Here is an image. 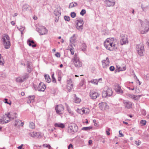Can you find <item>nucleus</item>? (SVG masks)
<instances>
[{
    "mask_svg": "<svg viewBox=\"0 0 149 149\" xmlns=\"http://www.w3.org/2000/svg\"><path fill=\"white\" fill-rule=\"evenodd\" d=\"M136 49L138 54L140 56H143V52H144V46L142 44H139L136 47Z\"/></svg>",
    "mask_w": 149,
    "mask_h": 149,
    "instance_id": "obj_7",
    "label": "nucleus"
},
{
    "mask_svg": "<svg viewBox=\"0 0 149 149\" xmlns=\"http://www.w3.org/2000/svg\"><path fill=\"white\" fill-rule=\"evenodd\" d=\"M43 146L44 147H46L48 148V147H50L51 146L49 144H44L43 145Z\"/></svg>",
    "mask_w": 149,
    "mask_h": 149,
    "instance_id": "obj_53",
    "label": "nucleus"
},
{
    "mask_svg": "<svg viewBox=\"0 0 149 149\" xmlns=\"http://www.w3.org/2000/svg\"><path fill=\"white\" fill-rule=\"evenodd\" d=\"M46 88L45 85L42 83H40L39 84L37 88H35V90L38 91H44Z\"/></svg>",
    "mask_w": 149,
    "mask_h": 149,
    "instance_id": "obj_11",
    "label": "nucleus"
},
{
    "mask_svg": "<svg viewBox=\"0 0 149 149\" xmlns=\"http://www.w3.org/2000/svg\"><path fill=\"white\" fill-rule=\"evenodd\" d=\"M54 126L56 127H59L62 128H63L65 127L64 124L61 123H56L54 125Z\"/></svg>",
    "mask_w": 149,
    "mask_h": 149,
    "instance_id": "obj_25",
    "label": "nucleus"
},
{
    "mask_svg": "<svg viewBox=\"0 0 149 149\" xmlns=\"http://www.w3.org/2000/svg\"><path fill=\"white\" fill-rule=\"evenodd\" d=\"M91 82L92 83L94 84H97L98 81L97 79H93L91 81Z\"/></svg>",
    "mask_w": 149,
    "mask_h": 149,
    "instance_id": "obj_37",
    "label": "nucleus"
},
{
    "mask_svg": "<svg viewBox=\"0 0 149 149\" xmlns=\"http://www.w3.org/2000/svg\"><path fill=\"white\" fill-rule=\"evenodd\" d=\"M72 62L76 67H80L82 66V63L80 61L78 57H77L76 53L75 54L74 58L72 59Z\"/></svg>",
    "mask_w": 149,
    "mask_h": 149,
    "instance_id": "obj_6",
    "label": "nucleus"
},
{
    "mask_svg": "<svg viewBox=\"0 0 149 149\" xmlns=\"http://www.w3.org/2000/svg\"><path fill=\"white\" fill-rule=\"evenodd\" d=\"M29 6L28 5L25 4L23 6V10H26L29 7Z\"/></svg>",
    "mask_w": 149,
    "mask_h": 149,
    "instance_id": "obj_40",
    "label": "nucleus"
},
{
    "mask_svg": "<svg viewBox=\"0 0 149 149\" xmlns=\"http://www.w3.org/2000/svg\"><path fill=\"white\" fill-rule=\"evenodd\" d=\"M29 77L28 74H25L24 76L22 77V78L23 79V80L24 81L25 80L27 79L28 77Z\"/></svg>",
    "mask_w": 149,
    "mask_h": 149,
    "instance_id": "obj_38",
    "label": "nucleus"
},
{
    "mask_svg": "<svg viewBox=\"0 0 149 149\" xmlns=\"http://www.w3.org/2000/svg\"><path fill=\"white\" fill-rule=\"evenodd\" d=\"M78 129V127L75 124L72 123L69 124L68 127V131L69 133L73 134L76 132Z\"/></svg>",
    "mask_w": 149,
    "mask_h": 149,
    "instance_id": "obj_5",
    "label": "nucleus"
},
{
    "mask_svg": "<svg viewBox=\"0 0 149 149\" xmlns=\"http://www.w3.org/2000/svg\"><path fill=\"white\" fill-rule=\"evenodd\" d=\"M64 19L66 21H69L70 20V17L69 16H65L64 17Z\"/></svg>",
    "mask_w": 149,
    "mask_h": 149,
    "instance_id": "obj_43",
    "label": "nucleus"
},
{
    "mask_svg": "<svg viewBox=\"0 0 149 149\" xmlns=\"http://www.w3.org/2000/svg\"><path fill=\"white\" fill-rule=\"evenodd\" d=\"M107 89V90H106V91L107 92V95L108 96H110L112 95L113 92L111 89V88L108 87L106 86L105 87L104 89Z\"/></svg>",
    "mask_w": 149,
    "mask_h": 149,
    "instance_id": "obj_20",
    "label": "nucleus"
},
{
    "mask_svg": "<svg viewBox=\"0 0 149 149\" xmlns=\"http://www.w3.org/2000/svg\"><path fill=\"white\" fill-rule=\"evenodd\" d=\"M11 24L13 26H14L15 24V23L13 21H12L11 22Z\"/></svg>",
    "mask_w": 149,
    "mask_h": 149,
    "instance_id": "obj_63",
    "label": "nucleus"
},
{
    "mask_svg": "<svg viewBox=\"0 0 149 149\" xmlns=\"http://www.w3.org/2000/svg\"><path fill=\"white\" fill-rule=\"evenodd\" d=\"M45 77L47 82L49 83L51 81V80L49 75L47 74L45 75Z\"/></svg>",
    "mask_w": 149,
    "mask_h": 149,
    "instance_id": "obj_29",
    "label": "nucleus"
},
{
    "mask_svg": "<svg viewBox=\"0 0 149 149\" xmlns=\"http://www.w3.org/2000/svg\"><path fill=\"white\" fill-rule=\"evenodd\" d=\"M126 95L132 99L134 95L130 94H126Z\"/></svg>",
    "mask_w": 149,
    "mask_h": 149,
    "instance_id": "obj_48",
    "label": "nucleus"
},
{
    "mask_svg": "<svg viewBox=\"0 0 149 149\" xmlns=\"http://www.w3.org/2000/svg\"><path fill=\"white\" fill-rule=\"evenodd\" d=\"M115 68L113 66H111L109 68V70L110 71H113L114 70Z\"/></svg>",
    "mask_w": 149,
    "mask_h": 149,
    "instance_id": "obj_51",
    "label": "nucleus"
},
{
    "mask_svg": "<svg viewBox=\"0 0 149 149\" xmlns=\"http://www.w3.org/2000/svg\"><path fill=\"white\" fill-rule=\"evenodd\" d=\"M137 96L134 95L132 99H133L135 100H136L137 99Z\"/></svg>",
    "mask_w": 149,
    "mask_h": 149,
    "instance_id": "obj_61",
    "label": "nucleus"
},
{
    "mask_svg": "<svg viewBox=\"0 0 149 149\" xmlns=\"http://www.w3.org/2000/svg\"><path fill=\"white\" fill-rule=\"evenodd\" d=\"M52 82H53L54 83H55L56 82V79L55 78H53L52 79Z\"/></svg>",
    "mask_w": 149,
    "mask_h": 149,
    "instance_id": "obj_62",
    "label": "nucleus"
},
{
    "mask_svg": "<svg viewBox=\"0 0 149 149\" xmlns=\"http://www.w3.org/2000/svg\"><path fill=\"white\" fill-rule=\"evenodd\" d=\"M114 88L116 91L118 93H123V91L121 89V87L119 85L117 84H116L114 85Z\"/></svg>",
    "mask_w": 149,
    "mask_h": 149,
    "instance_id": "obj_14",
    "label": "nucleus"
},
{
    "mask_svg": "<svg viewBox=\"0 0 149 149\" xmlns=\"http://www.w3.org/2000/svg\"><path fill=\"white\" fill-rule=\"evenodd\" d=\"M70 15L72 18H74L76 15V13L74 12H72L70 14Z\"/></svg>",
    "mask_w": 149,
    "mask_h": 149,
    "instance_id": "obj_45",
    "label": "nucleus"
},
{
    "mask_svg": "<svg viewBox=\"0 0 149 149\" xmlns=\"http://www.w3.org/2000/svg\"><path fill=\"white\" fill-rule=\"evenodd\" d=\"M55 56L57 57H59L60 56V55L59 53L58 52L56 53L55 54Z\"/></svg>",
    "mask_w": 149,
    "mask_h": 149,
    "instance_id": "obj_57",
    "label": "nucleus"
},
{
    "mask_svg": "<svg viewBox=\"0 0 149 149\" xmlns=\"http://www.w3.org/2000/svg\"><path fill=\"white\" fill-rule=\"evenodd\" d=\"M92 127L90 126V127H83L82 128V130H84L86 131H88L90 130V129L92 128Z\"/></svg>",
    "mask_w": 149,
    "mask_h": 149,
    "instance_id": "obj_36",
    "label": "nucleus"
},
{
    "mask_svg": "<svg viewBox=\"0 0 149 149\" xmlns=\"http://www.w3.org/2000/svg\"><path fill=\"white\" fill-rule=\"evenodd\" d=\"M27 43L30 46L34 47L36 46V45L33 40L28 39L27 41Z\"/></svg>",
    "mask_w": 149,
    "mask_h": 149,
    "instance_id": "obj_22",
    "label": "nucleus"
},
{
    "mask_svg": "<svg viewBox=\"0 0 149 149\" xmlns=\"http://www.w3.org/2000/svg\"><path fill=\"white\" fill-rule=\"evenodd\" d=\"M37 31L40 35L46 34L47 32V30L45 27L42 26L38 28Z\"/></svg>",
    "mask_w": 149,
    "mask_h": 149,
    "instance_id": "obj_12",
    "label": "nucleus"
},
{
    "mask_svg": "<svg viewBox=\"0 0 149 149\" xmlns=\"http://www.w3.org/2000/svg\"><path fill=\"white\" fill-rule=\"evenodd\" d=\"M4 102L6 103H7V104H10L11 103H9L8 102V99H7L5 98L4 99Z\"/></svg>",
    "mask_w": 149,
    "mask_h": 149,
    "instance_id": "obj_56",
    "label": "nucleus"
},
{
    "mask_svg": "<svg viewBox=\"0 0 149 149\" xmlns=\"http://www.w3.org/2000/svg\"><path fill=\"white\" fill-rule=\"evenodd\" d=\"M30 136L32 137H35V133L34 132H32L30 134Z\"/></svg>",
    "mask_w": 149,
    "mask_h": 149,
    "instance_id": "obj_50",
    "label": "nucleus"
},
{
    "mask_svg": "<svg viewBox=\"0 0 149 149\" xmlns=\"http://www.w3.org/2000/svg\"><path fill=\"white\" fill-rule=\"evenodd\" d=\"M77 3L76 2H72L70 3L69 4V8H72L77 6Z\"/></svg>",
    "mask_w": 149,
    "mask_h": 149,
    "instance_id": "obj_27",
    "label": "nucleus"
},
{
    "mask_svg": "<svg viewBox=\"0 0 149 149\" xmlns=\"http://www.w3.org/2000/svg\"><path fill=\"white\" fill-rule=\"evenodd\" d=\"M78 110L79 111H82V113H80L81 114H83L84 113L88 114L90 111V110L89 109L86 108H84V109H78Z\"/></svg>",
    "mask_w": 149,
    "mask_h": 149,
    "instance_id": "obj_21",
    "label": "nucleus"
},
{
    "mask_svg": "<svg viewBox=\"0 0 149 149\" xmlns=\"http://www.w3.org/2000/svg\"><path fill=\"white\" fill-rule=\"evenodd\" d=\"M54 14L56 16L59 17L61 14L59 9L57 8L55 9L54 11Z\"/></svg>",
    "mask_w": 149,
    "mask_h": 149,
    "instance_id": "obj_24",
    "label": "nucleus"
},
{
    "mask_svg": "<svg viewBox=\"0 0 149 149\" xmlns=\"http://www.w3.org/2000/svg\"><path fill=\"white\" fill-rule=\"evenodd\" d=\"M86 13V10L85 9H82L80 13V14L83 16Z\"/></svg>",
    "mask_w": 149,
    "mask_h": 149,
    "instance_id": "obj_42",
    "label": "nucleus"
},
{
    "mask_svg": "<svg viewBox=\"0 0 149 149\" xmlns=\"http://www.w3.org/2000/svg\"><path fill=\"white\" fill-rule=\"evenodd\" d=\"M86 44L84 43H82L81 49L82 51H85L86 49Z\"/></svg>",
    "mask_w": 149,
    "mask_h": 149,
    "instance_id": "obj_32",
    "label": "nucleus"
},
{
    "mask_svg": "<svg viewBox=\"0 0 149 149\" xmlns=\"http://www.w3.org/2000/svg\"><path fill=\"white\" fill-rule=\"evenodd\" d=\"M72 82L71 79H70L67 80V89L69 91H70L73 87V84H72Z\"/></svg>",
    "mask_w": 149,
    "mask_h": 149,
    "instance_id": "obj_18",
    "label": "nucleus"
},
{
    "mask_svg": "<svg viewBox=\"0 0 149 149\" xmlns=\"http://www.w3.org/2000/svg\"><path fill=\"white\" fill-rule=\"evenodd\" d=\"M146 121L145 120H141L140 122V123L144 125H146Z\"/></svg>",
    "mask_w": 149,
    "mask_h": 149,
    "instance_id": "obj_46",
    "label": "nucleus"
},
{
    "mask_svg": "<svg viewBox=\"0 0 149 149\" xmlns=\"http://www.w3.org/2000/svg\"><path fill=\"white\" fill-rule=\"evenodd\" d=\"M118 69L119 71H124L126 69V67L125 65H123L122 67H119Z\"/></svg>",
    "mask_w": 149,
    "mask_h": 149,
    "instance_id": "obj_35",
    "label": "nucleus"
},
{
    "mask_svg": "<svg viewBox=\"0 0 149 149\" xmlns=\"http://www.w3.org/2000/svg\"><path fill=\"white\" fill-rule=\"evenodd\" d=\"M127 37V36L126 35H121L120 43L121 45L128 43Z\"/></svg>",
    "mask_w": 149,
    "mask_h": 149,
    "instance_id": "obj_10",
    "label": "nucleus"
},
{
    "mask_svg": "<svg viewBox=\"0 0 149 149\" xmlns=\"http://www.w3.org/2000/svg\"><path fill=\"white\" fill-rule=\"evenodd\" d=\"M3 44L6 49L10 48V38L7 34H6L2 38Z\"/></svg>",
    "mask_w": 149,
    "mask_h": 149,
    "instance_id": "obj_4",
    "label": "nucleus"
},
{
    "mask_svg": "<svg viewBox=\"0 0 149 149\" xmlns=\"http://www.w3.org/2000/svg\"><path fill=\"white\" fill-rule=\"evenodd\" d=\"M90 96L92 99H95L99 97V94L96 92L91 91L90 93Z\"/></svg>",
    "mask_w": 149,
    "mask_h": 149,
    "instance_id": "obj_15",
    "label": "nucleus"
},
{
    "mask_svg": "<svg viewBox=\"0 0 149 149\" xmlns=\"http://www.w3.org/2000/svg\"><path fill=\"white\" fill-rule=\"evenodd\" d=\"M141 8H142L143 11H145V7H143V6L142 5H141Z\"/></svg>",
    "mask_w": 149,
    "mask_h": 149,
    "instance_id": "obj_64",
    "label": "nucleus"
},
{
    "mask_svg": "<svg viewBox=\"0 0 149 149\" xmlns=\"http://www.w3.org/2000/svg\"><path fill=\"white\" fill-rule=\"evenodd\" d=\"M76 25V27L79 31H81L83 29L84 24L83 20L82 19H78Z\"/></svg>",
    "mask_w": 149,
    "mask_h": 149,
    "instance_id": "obj_8",
    "label": "nucleus"
},
{
    "mask_svg": "<svg viewBox=\"0 0 149 149\" xmlns=\"http://www.w3.org/2000/svg\"><path fill=\"white\" fill-rule=\"evenodd\" d=\"M74 96L75 97V99L74 100V102L77 103H79L81 101V99L76 97V95L75 94L74 95Z\"/></svg>",
    "mask_w": 149,
    "mask_h": 149,
    "instance_id": "obj_30",
    "label": "nucleus"
},
{
    "mask_svg": "<svg viewBox=\"0 0 149 149\" xmlns=\"http://www.w3.org/2000/svg\"><path fill=\"white\" fill-rule=\"evenodd\" d=\"M75 35H73V36L71 37L70 39V43H74L76 41V38L75 37Z\"/></svg>",
    "mask_w": 149,
    "mask_h": 149,
    "instance_id": "obj_26",
    "label": "nucleus"
},
{
    "mask_svg": "<svg viewBox=\"0 0 149 149\" xmlns=\"http://www.w3.org/2000/svg\"><path fill=\"white\" fill-rule=\"evenodd\" d=\"M35 98L34 95L29 96L28 97V99L31 101L33 100Z\"/></svg>",
    "mask_w": 149,
    "mask_h": 149,
    "instance_id": "obj_44",
    "label": "nucleus"
},
{
    "mask_svg": "<svg viewBox=\"0 0 149 149\" xmlns=\"http://www.w3.org/2000/svg\"><path fill=\"white\" fill-rule=\"evenodd\" d=\"M66 106L67 107V110L68 111V112L70 114H71V115H73L74 114L73 112V111H72L71 110L70 108L69 107L68 105L67 104H66Z\"/></svg>",
    "mask_w": 149,
    "mask_h": 149,
    "instance_id": "obj_31",
    "label": "nucleus"
},
{
    "mask_svg": "<svg viewBox=\"0 0 149 149\" xmlns=\"http://www.w3.org/2000/svg\"><path fill=\"white\" fill-rule=\"evenodd\" d=\"M70 50L71 52V54L72 55H73L74 54V50L72 48L70 49Z\"/></svg>",
    "mask_w": 149,
    "mask_h": 149,
    "instance_id": "obj_58",
    "label": "nucleus"
},
{
    "mask_svg": "<svg viewBox=\"0 0 149 149\" xmlns=\"http://www.w3.org/2000/svg\"><path fill=\"white\" fill-rule=\"evenodd\" d=\"M23 146V144H21L20 146H18L17 148L18 149H23V148H22V147Z\"/></svg>",
    "mask_w": 149,
    "mask_h": 149,
    "instance_id": "obj_59",
    "label": "nucleus"
},
{
    "mask_svg": "<svg viewBox=\"0 0 149 149\" xmlns=\"http://www.w3.org/2000/svg\"><path fill=\"white\" fill-rule=\"evenodd\" d=\"M110 128H108V129H107V130L106 131V134H107V135H109L110 134V132H109V131H110Z\"/></svg>",
    "mask_w": 149,
    "mask_h": 149,
    "instance_id": "obj_52",
    "label": "nucleus"
},
{
    "mask_svg": "<svg viewBox=\"0 0 149 149\" xmlns=\"http://www.w3.org/2000/svg\"><path fill=\"white\" fill-rule=\"evenodd\" d=\"M15 118L16 116L15 117L11 116V115L9 113L8 114H6L3 116L1 120V122L2 124L6 123L9 122L10 120H13Z\"/></svg>",
    "mask_w": 149,
    "mask_h": 149,
    "instance_id": "obj_3",
    "label": "nucleus"
},
{
    "mask_svg": "<svg viewBox=\"0 0 149 149\" xmlns=\"http://www.w3.org/2000/svg\"><path fill=\"white\" fill-rule=\"evenodd\" d=\"M17 28L21 32L22 34L25 29L24 27L22 26H20L19 27H17Z\"/></svg>",
    "mask_w": 149,
    "mask_h": 149,
    "instance_id": "obj_39",
    "label": "nucleus"
},
{
    "mask_svg": "<svg viewBox=\"0 0 149 149\" xmlns=\"http://www.w3.org/2000/svg\"><path fill=\"white\" fill-rule=\"evenodd\" d=\"M103 68H106L109 66V61L108 57H107L106 59L102 61Z\"/></svg>",
    "mask_w": 149,
    "mask_h": 149,
    "instance_id": "obj_16",
    "label": "nucleus"
},
{
    "mask_svg": "<svg viewBox=\"0 0 149 149\" xmlns=\"http://www.w3.org/2000/svg\"><path fill=\"white\" fill-rule=\"evenodd\" d=\"M113 41H114L113 38L111 39L108 38L106 39V41L104 42V45L107 49L112 51L114 49L117 48L116 45L113 42Z\"/></svg>",
    "mask_w": 149,
    "mask_h": 149,
    "instance_id": "obj_1",
    "label": "nucleus"
},
{
    "mask_svg": "<svg viewBox=\"0 0 149 149\" xmlns=\"http://www.w3.org/2000/svg\"><path fill=\"white\" fill-rule=\"evenodd\" d=\"M16 81L19 82H22L24 81L22 77H18L16 79Z\"/></svg>",
    "mask_w": 149,
    "mask_h": 149,
    "instance_id": "obj_33",
    "label": "nucleus"
},
{
    "mask_svg": "<svg viewBox=\"0 0 149 149\" xmlns=\"http://www.w3.org/2000/svg\"><path fill=\"white\" fill-rule=\"evenodd\" d=\"M70 148H73V146L72 144L70 143L68 147V149H70Z\"/></svg>",
    "mask_w": 149,
    "mask_h": 149,
    "instance_id": "obj_55",
    "label": "nucleus"
},
{
    "mask_svg": "<svg viewBox=\"0 0 149 149\" xmlns=\"http://www.w3.org/2000/svg\"><path fill=\"white\" fill-rule=\"evenodd\" d=\"M59 17L57 16V17L55 18V20L56 22H57L58 20V18Z\"/></svg>",
    "mask_w": 149,
    "mask_h": 149,
    "instance_id": "obj_60",
    "label": "nucleus"
},
{
    "mask_svg": "<svg viewBox=\"0 0 149 149\" xmlns=\"http://www.w3.org/2000/svg\"><path fill=\"white\" fill-rule=\"evenodd\" d=\"M123 103L125 105V107L127 109H130L132 107V104L131 102L127 100H123Z\"/></svg>",
    "mask_w": 149,
    "mask_h": 149,
    "instance_id": "obj_19",
    "label": "nucleus"
},
{
    "mask_svg": "<svg viewBox=\"0 0 149 149\" xmlns=\"http://www.w3.org/2000/svg\"><path fill=\"white\" fill-rule=\"evenodd\" d=\"M29 127L32 129H34L35 128L34 123L33 122H30L29 123Z\"/></svg>",
    "mask_w": 149,
    "mask_h": 149,
    "instance_id": "obj_34",
    "label": "nucleus"
},
{
    "mask_svg": "<svg viewBox=\"0 0 149 149\" xmlns=\"http://www.w3.org/2000/svg\"><path fill=\"white\" fill-rule=\"evenodd\" d=\"M134 143L136 145L138 146L140 145L141 143V141H135Z\"/></svg>",
    "mask_w": 149,
    "mask_h": 149,
    "instance_id": "obj_47",
    "label": "nucleus"
},
{
    "mask_svg": "<svg viewBox=\"0 0 149 149\" xmlns=\"http://www.w3.org/2000/svg\"><path fill=\"white\" fill-rule=\"evenodd\" d=\"M21 122V120H16L15 126V127H17H17H19L20 126V123Z\"/></svg>",
    "mask_w": 149,
    "mask_h": 149,
    "instance_id": "obj_28",
    "label": "nucleus"
},
{
    "mask_svg": "<svg viewBox=\"0 0 149 149\" xmlns=\"http://www.w3.org/2000/svg\"><path fill=\"white\" fill-rule=\"evenodd\" d=\"M140 21L142 27L141 30V33L142 34L146 33L149 30V22L147 20H145L143 22L141 20Z\"/></svg>",
    "mask_w": 149,
    "mask_h": 149,
    "instance_id": "obj_2",
    "label": "nucleus"
},
{
    "mask_svg": "<svg viewBox=\"0 0 149 149\" xmlns=\"http://www.w3.org/2000/svg\"><path fill=\"white\" fill-rule=\"evenodd\" d=\"M27 68L28 71L29 72H30L32 70V66L31 63H30L29 62H27Z\"/></svg>",
    "mask_w": 149,
    "mask_h": 149,
    "instance_id": "obj_23",
    "label": "nucleus"
},
{
    "mask_svg": "<svg viewBox=\"0 0 149 149\" xmlns=\"http://www.w3.org/2000/svg\"><path fill=\"white\" fill-rule=\"evenodd\" d=\"M99 108L102 110H105L108 108L109 106L106 102H102L99 104Z\"/></svg>",
    "mask_w": 149,
    "mask_h": 149,
    "instance_id": "obj_13",
    "label": "nucleus"
},
{
    "mask_svg": "<svg viewBox=\"0 0 149 149\" xmlns=\"http://www.w3.org/2000/svg\"><path fill=\"white\" fill-rule=\"evenodd\" d=\"M105 2L106 6L109 7L113 6L115 4V1L114 0H106Z\"/></svg>",
    "mask_w": 149,
    "mask_h": 149,
    "instance_id": "obj_17",
    "label": "nucleus"
},
{
    "mask_svg": "<svg viewBox=\"0 0 149 149\" xmlns=\"http://www.w3.org/2000/svg\"><path fill=\"white\" fill-rule=\"evenodd\" d=\"M3 61L1 60V56L0 54V65H3Z\"/></svg>",
    "mask_w": 149,
    "mask_h": 149,
    "instance_id": "obj_49",
    "label": "nucleus"
},
{
    "mask_svg": "<svg viewBox=\"0 0 149 149\" xmlns=\"http://www.w3.org/2000/svg\"><path fill=\"white\" fill-rule=\"evenodd\" d=\"M40 135V133L39 132H35V137H39Z\"/></svg>",
    "mask_w": 149,
    "mask_h": 149,
    "instance_id": "obj_54",
    "label": "nucleus"
},
{
    "mask_svg": "<svg viewBox=\"0 0 149 149\" xmlns=\"http://www.w3.org/2000/svg\"><path fill=\"white\" fill-rule=\"evenodd\" d=\"M102 96L103 97H106L108 96V95L107 93V92L106 91H104L102 93Z\"/></svg>",
    "mask_w": 149,
    "mask_h": 149,
    "instance_id": "obj_41",
    "label": "nucleus"
},
{
    "mask_svg": "<svg viewBox=\"0 0 149 149\" xmlns=\"http://www.w3.org/2000/svg\"><path fill=\"white\" fill-rule=\"evenodd\" d=\"M64 110L63 107L61 104L57 105L55 107L56 111L58 114L59 115L63 114V111Z\"/></svg>",
    "mask_w": 149,
    "mask_h": 149,
    "instance_id": "obj_9",
    "label": "nucleus"
}]
</instances>
